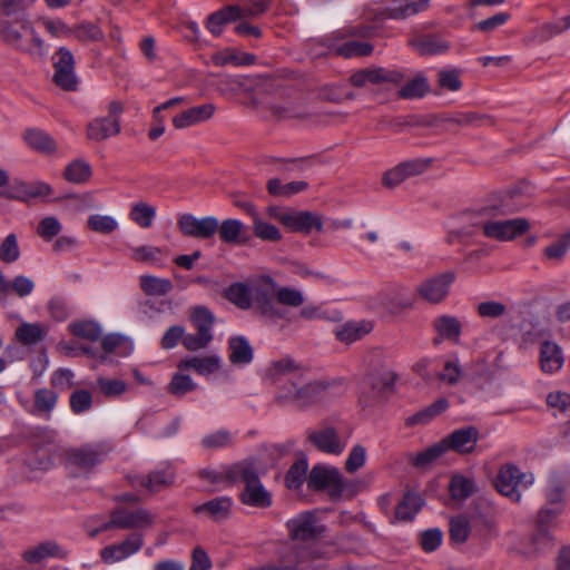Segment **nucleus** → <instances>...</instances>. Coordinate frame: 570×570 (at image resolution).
Returning <instances> with one entry per match:
<instances>
[{
  "instance_id": "obj_1",
  "label": "nucleus",
  "mask_w": 570,
  "mask_h": 570,
  "mask_svg": "<svg viewBox=\"0 0 570 570\" xmlns=\"http://www.w3.org/2000/svg\"><path fill=\"white\" fill-rule=\"evenodd\" d=\"M274 289V278L262 274L246 282L230 284L225 291V297L240 309H253L262 316L273 317L277 309Z\"/></svg>"
},
{
  "instance_id": "obj_2",
  "label": "nucleus",
  "mask_w": 570,
  "mask_h": 570,
  "mask_svg": "<svg viewBox=\"0 0 570 570\" xmlns=\"http://www.w3.org/2000/svg\"><path fill=\"white\" fill-rule=\"evenodd\" d=\"M515 212H518V208L505 203L488 206L476 213L473 224L482 229L485 237L499 242H509L525 234L530 229V223L525 218L498 220L494 217Z\"/></svg>"
},
{
  "instance_id": "obj_3",
  "label": "nucleus",
  "mask_w": 570,
  "mask_h": 570,
  "mask_svg": "<svg viewBox=\"0 0 570 570\" xmlns=\"http://www.w3.org/2000/svg\"><path fill=\"white\" fill-rule=\"evenodd\" d=\"M341 385L338 381L314 380L305 381L303 376L283 387L278 397L293 403L299 409L315 405L336 395L335 390Z\"/></svg>"
},
{
  "instance_id": "obj_4",
  "label": "nucleus",
  "mask_w": 570,
  "mask_h": 570,
  "mask_svg": "<svg viewBox=\"0 0 570 570\" xmlns=\"http://www.w3.org/2000/svg\"><path fill=\"white\" fill-rule=\"evenodd\" d=\"M0 36L6 42L23 52L38 57L47 53L46 42L27 20L3 21Z\"/></svg>"
},
{
  "instance_id": "obj_5",
  "label": "nucleus",
  "mask_w": 570,
  "mask_h": 570,
  "mask_svg": "<svg viewBox=\"0 0 570 570\" xmlns=\"http://www.w3.org/2000/svg\"><path fill=\"white\" fill-rule=\"evenodd\" d=\"M534 481L531 473L521 472L515 465H503L495 478L497 490L513 502H519L521 491L528 489Z\"/></svg>"
},
{
  "instance_id": "obj_6",
  "label": "nucleus",
  "mask_w": 570,
  "mask_h": 570,
  "mask_svg": "<svg viewBox=\"0 0 570 570\" xmlns=\"http://www.w3.org/2000/svg\"><path fill=\"white\" fill-rule=\"evenodd\" d=\"M108 115L97 117L87 125V138L89 140L100 142L110 137L117 136L120 128V115L124 106L120 101L112 100L107 106Z\"/></svg>"
},
{
  "instance_id": "obj_7",
  "label": "nucleus",
  "mask_w": 570,
  "mask_h": 570,
  "mask_svg": "<svg viewBox=\"0 0 570 570\" xmlns=\"http://www.w3.org/2000/svg\"><path fill=\"white\" fill-rule=\"evenodd\" d=\"M455 277L456 275L452 271H446L444 273L426 277L417 284L415 287V294L429 304H440L449 296Z\"/></svg>"
},
{
  "instance_id": "obj_8",
  "label": "nucleus",
  "mask_w": 570,
  "mask_h": 570,
  "mask_svg": "<svg viewBox=\"0 0 570 570\" xmlns=\"http://www.w3.org/2000/svg\"><path fill=\"white\" fill-rule=\"evenodd\" d=\"M239 480L245 483V489L240 494V501L255 508H268L272 504V495L261 483L254 468L244 462L239 473Z\"/></svg>"
},
{
  "instance_id": "obj_9",
  "label": "nucleus",
  "mask_w": 570,
  "mask_h": 570,
  "mask_svg": "<svg viewBox=\"0 0 570 570\" xmlns=\"http://www.w3.org/2000/svg\"><path fill=\"white\" fill-rule=\"evenodd\" d=\"M433 164L432 157L407 159L386 170L382 176V184L387 188H395L406 179L424 174Z\"/></svg>"
},
{
  "instance_id": "obj_10",
  "label": "nucleus",
  "mask_w": 570,
  "mask_h": 570,
  "mask_svg": "<svg viewBox=\"0 0 570 570\" xmlns=\"http://www.w3.org/2000/svg\"><path fill=\"white\" fill-rule=\"evenodd\" d=\"M307 485L312 490H325L332 497H340L345 490V480L337 469L317 465L311 470Z\"/></svg>"
},
{
  "instance_id": "obj_11",
  "label": "nucleus",
  "mask_w": 570,
  "mask_h": 570,
  "mask_svg": "<svg viewBox=\"0 0 570 570\" xmlns=\"http://www.w3.org/2000/svg\"><path fill=\"white\" fill-rule=\"evenodd\" d=\"M53 81L63 90H76L78 79L75 73V58L66 47H60L52 56Z\"/></svg>"
},
{
  "instance_id": "obj_12",
  "label": "nucleus",
  "mask_w": 570,
  "mask_h": 570,
  "mask_svg": "<svg viewBox=\"0 0 570 570\" xmlns=\"http://www.w3.org/2000/svg\"><path fill=\"white\" fill-rule=\"evenodd\" d=\"M179 232L187 237L208 239L218 230V219L214 216L198 218L193 214H180L177 217Z\"/></svg>"
},
{
  "instance_id": "obj_13",
  "label": "nucleus",
  "mask_w": 570,
  "mask_h": 570,
  "mask_svg": "<svg viewBox=\"0 0 570 570\" xmlns=\"http://www.w3.org/2000/svg\"><path fill=\"white\" fill-rule=\"evenodd\" d=\"M291 539L307 541L321 537L325 527L320 524L316 517L311 512L301 513L286 523Z\"/></svg>"
},
{
  "instance_id": "obj_14",
  "label": "nucleus",
  "mask_w": 570,
  "mask_h": 570,
  "mask_svg": "<svg viewBox=\"0 0 570 570\" xmlns=\"http://www.w3.org/2000/svg\"><path fill=\"white\" fill-rule=\"evenodd\" d=\"M308 440L318 451L332 455H341L347 446V439L343 438L332 426H324L309 432Z\"/></svg>"
},
{
  "instance_id": "obj_15",
  "label": "nucleus",
  "mask_w": 570,
  "mask_h": 570,
  "mask_svg": "<svg viewBox=\"0 0 570 570\" xmlns=\"http://www.w3.org/2000/svg\"><path fill=\"white\" fill-rule=\"evenodd\" d=\"M110 450L111 446L108 442L86 444L69 450L67 452V462L81 469H88L99 463Z\"/></svg>"
},
{
  "instance_id": "obj_16",
  "label": "nucleus",
  "mask_w": 570,
  "mask_h": 570,
  "mask_svg": "<svg viewBox=\"0 0 570 570\" xmlns=\"http://www.w3.org/2000/svg\"><path fill=\"white\" fill-rule=\"evenodd\" d=\"M402 78V73L396 70L371 67L353 72L350 76V82L356 88H366L371 85L376 86L384 82L399 83Z\"/></svg>"
},
{
  "instance_id": "obj_17",
  "label": "nucleus",
  "mask_w": 570,
  "mask_h": 570,
  "mask_svg": "<svg viewBox=\"0 0 570 570\" xmlns=\"http://www.w3.org/2000/svg\"><path fill=\"white\" fill-rule=\"evenodd\" d=\"M215 112L216 106L212 102L191 106L176 114L171 124L177 130L188 129L210 120Z\"/></svg>"
},
{
  "instance_id": "obj_18",
  "label": "nucleus",
  "mask_w": 570,
  "mask_h": 570,
  "mask_svg": "<svg viewBox=\"0 0 570 570\" xmlns=\"http://www.w3.org/2000/svg\"><path fill=\"white\" fill-rule=\"evenodd\" d=\"M151 523L153 517L146 510H128L120 508L112 512L108 522L102 523V529H139L148 527Z\"/></svg>"
},
{
  "instance_id": "obj_19",
  "label": "nucleus",
  "mask_w": 570,
  "mask_h": 570,
  "mask_svg": "<svg viewBox=\"0 0 570 570\" xmlns=\"http://www.w3.org/2000/svg\"><path fill=\"white\" fill-rule=\"evenodd\" d=\"M142 547V538L140 534L132 533L125 541L111 544L100 551V557L105 563L112 564L125 560L126 558L138 552Z\"/></svg>"
},
{
  "instance_id": "obj_20",
  "label": "nucleus",
  "mask_w": 570,
  "mask_h": 570,
  "mask_svg": "<svg viewBox=\"0 0 570 570\" xmlns=\"http://www.w3.org/2000/svg\"><path fill=\"white\" fill-rule=\"evenodd\" d=\"M478 441L479 431L472 426L455 430L443 439L448 451L452 450L460 454L471 453L475 449Z\"/></svg>"
},
{
  "instance_id": "obj_21",
  "label": "nucleus",
  "mask_w": 570,
  "mask_h": 570,
  "mask_svg": "<svg viewBox=\"0 0 570 570\" xmlns=\"http://www.w3.org/2000/svg\"><path fill=\"white\" fill-rule=\"evenodd\" d=\"M284 226L294 233L309 234L313 229L321 232L323 220L314 213L291 209Z\"/></svg>"
},
{
  "instance_id": "obj_22",
  "label": "nucleus",
  "mask_w": 570,
  "mask_h": 570,
  "mask_svg": "<svg viewBox=\"0 0 570 570\" xmlns=\"http://www.w3.org/2000/svg\"><path fill=\"white\" fill-rule=\"evenodd\" d=\"M244 462L223 465L217 469H204L199 472V478L209 484L220 488L239 481V473Z\"/></svg>"
},
{
  "instance_id": "obj_23",
  "label": "nucleus",
  "mask_w": 570,
  "mask_h": 570,
  "mask_svg": "<svg viewBox=\"0 0 570 570\" xmlns=\"http://www.w3.org/2000/svg\"><path fill=\"white\" fill-rule=\"evenodd\" d=\"M552 307L550 298L546 296H535L531 299H523L511 306L517 317L544 318L549 315Z\"/></svg>"
},
{
  "instance_id": "obj_24",
  "label": "nucleus",
  "mask_w": 570,
  "mask_h": 570,
  "mask_svg": "<svg viewBox=\"0 0 570 570\" xmlns=\"http://www.w3.org/2000/svg\"><path fill=\"white\" fill-rule=\"evenodd\" d=\"M222 364L219 355L208 354L181 360L177 366L179 370H194L196 373L207 376L217 373Z\"/></svg>"
},
{
  "instance_id": "obj_25",
  "label": "nucleus",
  "mask_w": 570,
  "mask_h": 570,
  "mask_svg": "<svg viewBox=\"0 0 570 570\" xmlns=\"http://www.w3.org/2000/svg\"><path fill=\"white\" fill-rule=\"evenodd\" d=\"M570 29V16L549 21L534 29L527 38L528 43H543Z\"/></svg>"
},
{
  "instance_id": "obj_26",
  "label": "nucleus",
  "mask_w": 570,
  "mask_h": 570,
  "mask_svg": "<svg viewBox=\"0 0 570 570\" xmlns=\"http://www.w3.org/2000/svg\"><path fill=\"white\" fill-rule=\"evenodd\" d=\"M233 500L227 495L214 498L195 508L198 514H206L214 521H223L229 518Z\"/></svg>"
},
{
  "instance_id": "obj_27",
  "label": "nucleus",
  "mask_w": 570,
  "mask_h": 570,
  "mask_svg": "<svg viewBox=\"0 0 570 570\" xmlns=\"http://www.w3.org/2000/svg\"><path fill=\"white\" fill-rule=\"evenodd\" d=\"M373 330L372 323H335L333 333L341 343L350 345Z\"/></svg>"
},
{
  "instance_id": "obj_28",
  "label": "nucleus",
  "mask_w": 570,
  "mask_h": 570,
  "mask_svg": "<svg viewBox=\"0 0 570 570\" xmlns=\"http://www.w3.org/2000/svg\"><path fill=\"white\" fill-rule=\"evenodd\" d=\"M35 289L32 278L24 275H17L12 281H7L0 272V299L9 294H16L19 297L29 296Z\"/></svg>"
},
{
  "instance_id": "obj_29",
  "label": "nucleus",
  "mask_w": 570,
  "mask_h": 570,
  "mask_svg": "<svg viewBox=\"0 0 570 570\" xmlns=\"http://www.w3.org/2000/svg\"><path fill=\"white\" fill-rule=\"evenodd\" d=\"M563 356L560 347L547 340L542 342L540 351V367L544 373L558 372L563 365Z\"/></svg>"
},
{
  "instance_id": "obj_30",
  "label": "nucleus",
  "mask_w": 570,
  "mask_h": 570,
  "mask_svg": "<svg viewBox=\"0 0 570 570\" xmlns=\"http://www.w3.org/2000/svg\"><path fill=\"white\" fill-rule=\"evenodd\" d=\"M410 45L422 56L443 53L449 49V43L434 36H419L410 40Z\"/></svg>"
},
{
  "instance_id": "obj_31",
  "label": "nucleus",
  "mask_w": 570,
  "mask_h": 570,
  "mask_svg": "<svg viewBox=\"0 0 570 570\" xmlns=\"http://www.w3.org/2000/svg\"><path fill=\"white\" fill-rule=\"evenodd\" d=\"M229 361L235 365H245L253 360V348L244 336H234L229 340Z\"/></svg>"
},
{
  "instance_id": "obj_32",
  "label": "nucleus",
  "mask_w": 570,
  "mask_h": 570,
  "mask_svg": "<svg viewBox=\"0 0 570 570\" xmlns=\"http://www.w3.org/2000/svg\"><path fill=\"white\" fill-rule=\"evenodd\" d=\"M139 287L147 296H164L173 291L174 284L169 278L141 275Z\"/></svg>"
},
{
  "instance_id": "obj_33",
  "label": "nucleus",
  "mask_w": 570,
  "mask_h": 570,
  "mask_svg": "<svg viewBox=\"0 0 570 570\" xmlns=\"http://www.w3.org/2000/svg\"><path fill=\"white\" fill-rule=\"evenodd\" d=\"M449 491L453 500L463 501L476 491V485L472 478L455 473L449 483Z\"/></svg>"
},
{
  "instance_id": "obj_34",
  "label": "nucleus",
  "mask_w": 570,
  "mask_h": 570,
  "mask_svg": "<svg viewBox=\"0 0 570 570\" xmlns=\"http://www.w3.org/2000/svg\"><path fill=\"white\" fill-rule=\"evenodd\" d=\"M265 373L266 376L273 381H276L282 376H288L284 387L289 383V381H296L302 377V373H297L296 365L289 358H283L271 363Z\"/></svg>"
},
{
  "instance_id": "obj_35",
  "label": "nucleus",
  "mask_w": 570,
  "mask_h": 570,
  "mask_svg": "<svg viewBox=\"0 0 570 570\" xmlns=\"http://www.w3.org/2000/svg\"><path fill=\"white\" fill-rule=\"evenodd\" d=\"M245 230L244 224L238 219H225L218 223L219 237L224 243L240 245L245 243L243 237Z\"/></svg>"
},
{
  "instance_id": "obj_36",
  "label": "nucleus",
  "mask_w": 570,
  "mask_h": 570,
  "mask_svg": "<svg viewBox=\"0 0 570 570\" xmlns=\"http://www.w3.org/2000/svg\"><path fill=\"white\" fill-rule=\"evenodd\" d=\"M213 340L210 323H199L196 333L186 334L183 344L188 351L206 348Z\"/></svg>"
},
{
  "instance_id": "obj_37",
  "label": "nucleus",
  "mask_w": 570,
  "mask_h": 570,
  "mask_svg": "<svg viewBox=\"0 0 570 570\" xmlns=\"http://www.w3.org/2000/svg\"><path fill=\"white\" fill-rule=\"evenodd\" d=\"M422 499L419 494L407 492L395 508V519L399 521H410L420 511Z\"/></svg>"
},
{
  "instance_id": "obj_38",
  "label": "nucleus",
  "mask_w": 570,
  "mask_h": 570,
  "mask_svg": "<svg viewBox=\"0 0 570 570\" xmlns=\"http://www.w3.org/2000/svg\"><path fill=\"white\" fill-rule=\"evenodd\" d=\"M92 175L91 166L83 159H75L69 163L63 171L66 180L72 184H85Z\"/></svg>"
},
{
  "instance_id": "obj_39",
  "label": "nucleus",
  "mask_w": 570,
  "mask_h": 570,
  "mask_svg": "<svg viewBox=\"0 0 570 570\" xmlns=\"http://www.w3.org/2000/svg\"><path fill=\"white\" fill-rule=\"evenodd\" d=\"M174 481L170 470L154 471L147 476H140L136 484L146 488L149 492H158Z\"/></svg>"
},
{
  "instance_id": "obj_40",
  "label": "nucleus",
  "mask_w": 570,
  "mask_h": 570,
  "mask_svg": "<svg viewBox=\"0 0 570 570\" xmlns=\"http://www.w3.org/2000/svg\"><path fill=\"white\" fill-rule=\"evenodd\" d=\"M301 316L308 320H327V321H340L344 316L334 307L326 304H307L301 311Z\"/></svg>"
},
{
  "instance_id": "obj_41",
  "label": "nucleus",
  "mask_w": 570,
  "mask_h": 570,
  "mask_svg": "<svg viewBox=\"0 0 570 570\" xmlns=\"http://www.w3.org/2000/svg\"><path fill=\"white\" fill-rule=\"evenodd\" d=\"M430 92V85L425 76L419 73L410 79L400 90L399 96L403 99H416Z\"/></svg>"
},
{
  "instance_id": "obj_42",
  "label": "nucleus",
  "mask_w": 570,
  "mask_h": 570,
  "mask_svg": "<svg viewBox=\"0 0 570 570\" xmlns=\"http://www.w3.org/2000/svg\"><path fill=\"white\" fill-rule=\"evenodd\" d=\"M26 142L33 149L41 153H52L56 150V141L45 131L29 129L24 134Z\"/></svg>"
},
{
  "instance_id": "obj_43",
  "label": "nucleus",
  "mask_w": 570,
  "mask_h": 570,
  "mask_svg": "<svg viewBox=\"0 0 570 570\" xmlns=\"http://www.w3.org/2000/svg\"><path fill=\"white\" fill-rule=\"evenodd\" d=\"M130 219L141 228H149L156 217V207L145 202H137L131 206Z\"/></svg>"
},
{
  "instance_id": "obj_44",
  "label": "nucleus",
  "mask_w": 570,
  "mask_h": 570,
  "mask_svg": "<svg viewBox=\"0 0 570 570\" xmlns=\"http://www.w3.org/2000/svg\"><path fill=\"white\" fill-rule=\"evenodd\" d=\"M61 557L60 548L55 542H43L23 553L29 563H38L47 558Z\"/></svg>"
},
{
  "instance_id": "obj_45",
  "label": "nucleus",
  "mask_w": 570,
  "mask_h": 570,
  "mask_svg": "<svg viewBox=\"0 0 570 570\" xmlns=\"http://www.w3.org/2000/svg\"><path fill=\"white\" fill-rule=\"evenodd\" d=\"M253 232L254 235L262 240L278 242L282 239L281 230L276 226L265 222L259 214L253 217Z\"/></svg>"
},
{
  "instance_id": "obj_46",
  "label": "nucleus",
  "mask_w": 570,
  "mask_h": 570,
  "mask_svg": "<svg viewBox=\"0 0 570 570\" xmlns=\"http://www.w3.org/2000/svg\"><path fill=\"white\" fill-rule=\"evenodd\" d=\"M274 301L276 299L277 303L282 305H286L289 307H298L304 304V294L293 287H277V283L275 282V289H274Z\"/></svg>"
},
{
  "instance_id": "obj_47",
  "label": "nucleus",
  "mask_w": 570,
  "mask_h": 570,
  "mask_svg": "<svg viewBox=\"0 0 570 570\" xmlns=\"http://www.w3.org/2000/svg\"><path fill=\"white\" fill-rule=\"evenodd\" d=\"M87 226L90 230L108 235L118 229L117 219L110 215L94 214L87 219Z\"/></svg>"
},
{
  "instance_id": "obj_48",
  "label": "nucleus",
  "mask_w": 570,
  "mask_h": 570,
  "mask_svg": "<svg viewBox=\"0 0 570 570\" xmlns=\"http://www.w3.org/2000/svg\"><path fill=\"white\" fill-rule=\"evenodd\" d=\"M163 256V249L151 245L130 247V258L137 263L156 264Z\"/></svg>"
},
{
  "instance_id": "obj_49",
  "label": "nucleus",
  "mask_w": 570,
  "mask_h": 570,
  "mask_svg": "<svg viewBox=\"0 0 570 570\" xmlns=\"http://www.w3.org/2000/svg\"><path fill=\"white\" fill-rule=\"evenodd\" d=\"M336 55L352 58V57H364L370 56L373 51V47L367 42L361 41H346L334 48Z\"/></svg>"
},
{
  "instance_id": "obj_50",
  "label": "nucleus",
  "mask_w": 570,
  "mask_h": 570,
  "mask_svg": "<svg viewBox=\"0 0 570 570\" xmlns=\"http://www.w3.org/2000/svg\"><path fill=\"white\" fill-rule=\"evenodd\" d=\"M449 406L445 399H439L436 402L417 412L409 419V424H425L432 419L443 413Z\"/></svg>"
},
{
  "instance_id": "obj_51",
  "label": "nucleus",
  "mask_w": 570,
  "mask_h": 570,
  "mask_svg": "<svg viewBox=\"0 0 570 570\" xmlns=\"http://www.w3.org/2000/svg\"><path fill=\"white\" fill-rule=\"evenodd\" d=\"M446 451V445L443 442V440H441L439 443H435L432 446L425 449L424 451L413 455L412 463L417 468L425 466L435 461Z\"/></svg>"
},
{
  "instance_id": "obj_52",
  "label": "nucleus",
  "mask_w": 570,
  "mask_h": 570,
  "mask_svg": "<svg viewBox=\"0 0 570 570\" xmlns=\"http://www.w3.org/2000/svg\"><path fill=\"white\" fill-rule=\"evenodd\" d=\"M547 403L554 415H563L569 419L570 429V395L563 392H552L548 395Z\"/></svg>"
},
{
  "instance_id": "obj_53",
  "label": "nucleus",
  "mask_w": 570,
  "mask_h": 570,
  "mask_svg": "<svg viewBox=\"0 0 570 570\" xmlns=\"http://www.w3.org/2000/svg\"><path fill=\"white\" fill-rule=\"evenodd\" d=\"M62 230V224L55 216L43 217L37 227V235L45 242H51Z\"/></svg>"
},
{
  "instance_id": "obj_54",
  "label": "nucleus",
  "mask_w": 570,
  "mask_h": 570,
  "mask_svg": "<svg viewBox=\"0 0 570 570\" xmlns=\"http://www.w3.org/2000/svg\"><path fill=\"white\" fill-rule=\"evenodd\" d=\"M307 462L305 460H297L288 470L286 474V485L291 490L298 489L303 482L307 481Z\"/></svg>"
},
{
  "instance_id": "obj_55",
  "label": "nucleus",
  "mask_w": 570,
  "mask_h": 570,
  "mask_svg": "<svg viewBox=\"0 0 570 570\" xmlns=\"http://www.w3.org/2000/svg\"><path fill=\"white\" fill-rule=\"evenodd\" d=\"M308 552V547H293L286 552L294 570H316L314 561L307 557Z\"/></svg>"
},
{
  "instance_id": "obj_56",
  "label": "nucleus",
  "mask_w": 570,
  "mask_h": 570,
  "mask_svg": "<svg viewBox=\"0 0 570 570\" xmlns=\"http://www.w3.org/2000/svg\"><path fill=\"white\" fill-rule=\"evenodd\" d=\"M72 35L79 41H99L104 38V33L99 27L89 22H82L71 27Z\"/></svg>"
},
{
  "instance_id": "obj_57",
  "label": "nucleus",
  "mask_w": 570,
  "mask_h": 570,
  "mask_svg": "<svg viewBox=\"0 0 570 570\" xmlns=\"http://www.w3.org/2000/svg\"><path fill=\"white\" fill-rule=\"evenodd\" d=\"M20 257L18 239L14 234H9L0 244V261L6 264H12Z\"/></svg>"
},
{
  "instance_id": "obj_58",
  "label": "nucleus",
  "mask_w": 570,
  "mask_h": 570,
  "mask_svg": "<svg viewBox=\"0 0 570 570\" xmlns=\"http://www.w3.org/2000/svg\"><path fill=\"white\" fill-rule=\"evenodd\" d=\"M438 85L440 89L459 91L462 88L460 71L458 69H442L438 72Z\"/></svg>"
},
{
  "instance_id": "obj_59",
  "label": "nucleus",
  "mask_w": 570,
  "mask_h": 570,
  "mask_svg": "<svg viewBox=\"0 0 570 570\" xmlns=\"http://www.w3.org/2000/svg\"><path fill=\"white\" fill-rule=\"evenodd\" d=\"M470 523L463 517H454L450 520V538L454 543H464L470 535Z\"/></svg>"
},
{
  "instance_id": "obj_60",
  "label": "nucleus",
  "mask_w": 570,
  "mask_h": 570,
  "mask_svg": "<svg viewBox=\"0 0 570 570\" xmlns=\"http://www.w3.org/2000/svg\"><path fill=\"white\" fill-rule=\"evenodd\" d=\"M43 330L37 323H23L16 331L18 340L23 344H35L43 337Z\"/></svg>"
},
{
  "instance_id": "obj_61",
  "label": "nucleus",
  "mask_w": 570,
  "mask_h": 570,
  "mask_svg": "<svg viewBox=\"0 0 570 570\" xmlns=\"http://www.w3.org/2000/svg\"><path fill=\"white\" fill-rule=\"evenodd\" d=\"M232 443V434L227 430H218L206 434L202 439V445L208 450H217L228 446Z\"/></svg>"
},
{
  "instance_id": "obj_62",
  "label": "nucleus",
  "mask_w": 570,
  "mask_h": 570,
  "mask_svg": "<svg viewBox=\"0 0 570 570\" xmlns=\"http://www.w3.org/2000/svg\"><path fill=\"white\" fill-rule=\"evenodd\" d=\"M478 314L483 318H500L505 316H511L508 314L507 306L497 301H487L482 302L476 307Z\"/></svg>"
},
{
  "instance_id": "obj_63",
  "label": "nucleus",
  "mask_w": 570,
  "mask_h": 570,
  "mask_svg": "<svg viewBox=\"0 0 570 570\" xmlns=\"http://www.w3.org/2000/svg\"><path fill=\"white\" fill-rule=\"evenodd\" d=\"M50 316L56 321H62L73 316L72 308L60 296L51 297L47 304Z\"/></svg>"
},
{
  "instance_id": "obj_64",
  "label": "nucleus",
  "mask_w": 570,
  "mask_h": 570,
  "mask_svg": "<svg viewBox=\"0 0 570 570\" xmlns=\"http://www.w3.org/2000/svg\"><path fill=\"white\" fill-rule=\"evenodd\" d=\"M196 386V383L189 375L176 373L169 383L168 390L171 394L181 396L188 392L194 391Z\"/></svg>"
}]
</instances>
